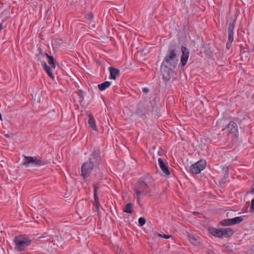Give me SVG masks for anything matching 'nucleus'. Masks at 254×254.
<instances>
[{"label": "nucleus", "instance_id": "nucleus-1", "mask_svg": "<svg viewBox=\"0 0 254 254\" xmlns=\"http://www.w3.org/2000/svg\"><path fill=\"white\" fill-rule=\"evenodd\" d=\"M178 59L177 51L174 49H169L165 57L161 67L163 77L166 80H169L174 74V69L178 64Z\"/></svg>", "mask_w": 254, "mask_h": 254}, {"label": "nucleus", "instance_id": "nucleus-2", "mask_svg": "<svg viewBox=\"0 0 254 254\" xmlns=\"http://www.w3.org/2000/svg\"><path fill=\"white\" fill-rule=\"evenodd\" d=\"M13 242L15 250L17 251H22L30 245L31 240L26 235H19L15 237Z\"/></svg>", "mask_w": 254, "mask_h": 254}, {"label": "nucleus", "instance_id": "nucleus-3", "mask_svg": "<svg viewBox=\"0 0 254 254\" xmlns=\"http://www.w3.org/2000/svg\"><path fill=\"white\" fill-rule=\"evenodd\" d=\"M98 164H94L92 161V158H90L88 161L84 163L81 166V175L84 178H86L90 176L92 170H98L99 168L97 167Z\"/></svg>", "mask_w": 254, "mask_h": 254}, {"label": "nucleus", "instance_id": "nucleus-4", "mask_svg": "<svg viewBox=\"0 0 254 254\" xmlns=\"http://www.w3.org/2000/svg\"><path fill=\"white\" fill-rule=\"evenodd\" d=\"M209 232L213 236L221 238L229 237L234 233L233 230L230 228L222 229L210 228L209 229Z\"/></svg>", "mask_w": 254, "mask_h": 254}, {"label": "nucleus", "instance_id": "nucleus-5", "mask_svg": "<svg viewBox=\"0 0 254 254\" xmlns=\"http://www.w3.org/2000/svg\"><path fill=\"white\" fill-rule=\"evenodd\" d=\"M45 55L48 59V64L50 66H48L46 63H43L42 65L48 75L53 79H54L55 77L52 72V69L56 68V64L54 58L52 56H50L47 54L45 53Z\"/></svg>", "mask_w": 254, "mask_h": 254}, {"label": "nucleus", "instance_id": "nucleus-6", "mask_svg": "<svg viewBox=\"0 0 254 254\" xmlns=\"http://www.w3.org/2000/svg\"><path fill=\"white\" fill-rule=\"evenodd\" d=\"M134 190L138 196V199L142 195L147 194L150 192L148 186L143 181L139 182Z\"/></svg>", "mask_w": 254, "mask_h": 254}, {"label": "nucleus", "instance_id": "nucleus-7", "mask_svg": "<svg viewBox=\"0 0 254 254\" xmlns=\"http://www.w3.org/2000/svg\"><path fill=\"white\" fill-rule=\"evenodd\" d=\"M206 165V163L205 160H200L191 165L190 169L192 173L197 174L205 168Z\"/></svg>", "mask_w": 254, "mask_h": 254}, {"label": "nucleus", "instance_id": "nucleus-8", "mask_svg": "<svg viewBox=\"0 0 254 254\" xmlns=\"http://www.w3.org/2000/svg\"><path fill=\"white\" fill-rule=\"evenodd\" d=\"M243 219L241 217H236L232 219H225L221 222L223 226H229L241 222Z\"/></svg>", "mask_w": 254, "mask_h": 254}, {"label": "nucleus", "instance_id": "nucleus-9", "mask_svg": "<svg viewBox=\"0 0 254 254\" xmlns=\"http://www.w3.org/2000/svg\"><path fill=\"white\" fill-rule=\"evenodd\" d=\"M182 56L181 59V64L183 66H185L188 61L190 52L189 50L185 47H182Z\"/></svg>", "mask_w": 254, "mask_h": 254}, {"label": "nucleus", "instance_id": "nucleus-10", "mask_svg": "<svg viewBox=\"0 0 254 254\" xmlns=\"http://www.w3.org/2000/svg\"><path fill=\"white\" fill-rule=\"evenodd\" d=\"M159 166L162 171V172L167 176H169L170 175V172L169 170L168 167L165 164L163 160L159 158L158 159Z\"/></svg>", "mask_w": 254, "mask_h": 254}, {"label": "nucleus", "instance_id": "nucleus-11", "mask_svg": "<svg viewBox=\"0 0 254 254\" xmlns=\"http://www.w3.org/2000/svg\"><path fill=\"white\" fill-rule=\"evenodd\" d=\"M226 129L231 133H235L238 131V126L236 123L231 122L226 127Z\"/></svg>", "mask_w": 254, "mask_h": 254}, {"label": "nucleus", "instance_id": "nucleus-12", "mask_svg": "<svg viewBox=\"0 0 254 254\" xmlns=\"http://www.w3.org/2000/svg\"><path fill=\"white\" fill-rule=\"evenodd\" d=\"M88 118H89V119H88V124L89 125L90 127H91L92 129L94 130H95V131L97 130V127L96 124V121H95V120L94 119L93 115L91 114L89 115Z\"/></svg>", "mask_w": 254, "mask_h": 254}, {"label": "nucleus", "instance_id": "nucleus-13", "mask_svg": "<svg viewBox=\"0 0 254 254\" xmlns=\"http://www.w3.org/2000/svg\"><path fill=\"white\" fill-rule=\"evenodd\" d=\"M94 197L95 200L94 206L98 210L99 206H100V204L99 201L98 197L97 196V187L95 185H94Z\"/></svg>", "mask_w": 254, "mask_h": 254}, {"label": "nucleus", "instance_id": "nucleus-14", "mask_svg": "<svg viewBox=\"0 0 254 254\" xmlns=\"http://www.w3.org/2000/svg\"><path fill=\"white\" fill-rule=\"evenodd\" d=\"M92 161L94 162V164H98L100 161V151L98 149H95L92 152Z\"/></svg>", "mask_w": 254, "mask_h": 254}, {"label": "nucleus", "instance_id": "nucleus-15", "mask_svg": "<svg viewBox=\"0 0 254 254\" xmlns=\"http://www.w3.org/2000/svg\"><path fill=\"white\" fill-rule=\"evenodd\" d=\"M109 70L111 78L112 79H116V77L120 74V70L118 69L110 67H109Z\"/></svg>", "mask_w": 254, "mask_h": 254}, {"label": "nucleus", "instance_id": "nucleus-16", "mask_svg": "<svg viewBox=\"0 0 254 254\" xmlns=\"http://www.w3.org/2000/svg\"><path fill=\"white\" fill-rule=\"evenodd\" d=\"M33 167L34 166H41L45 164L44 160H41L40 158H38L36 157H33Z\"/></svg>", "mask_w": 254, "mask_h": 254}, {"label": "nucleus", "instance_id": "nucleus-17", "mask_svg": "<svg viewBox=\"0 0 254 254\" xmlns=\"http://www.w3.org/2000/svg\"><path fill=\"white\" fill-rule=\"evenodd\" d=\"M111 84V83L110 81H105L103 83L98 84V87L100 91H103L109 87Z\"/></svg>", "mask_w": 254, "mask_h": 254}, {"label": "nucleus", "instance_id": "nucleus-18", "mask_svg": "<svg viewBox=\"0 0 254 254\" xmlns=\"http://www.w3.org/2000/svg\"><path fill=\"white\" fill-rule=\"evenodd\" d=\"M133 203H128L124 208V211L128 213H131L133 211Z\"/></svg>", "mask_w": 254, "mask_h": 254}, {"label": "nucleus", "instance_id": "nucleus-19", "mask_svg": "<svg viewBox=\"0 0 254 254\" xmlns=\"http://www.w3.org/2000/svg\"><path fill=\"white\" fill-rule=\"evenodd\" d=\"M228 33H229L228 42H230V44H231L234 40V32L231 29V26H230L228 28Z\"/></svg>", "mask_w": 254, "mask_h": 254}, {"label": "nucleus", "instance_id": "nucleus-20", "mask_svg": "<svg viewBox=\"0 0 254 254\" xmlns=\"http://www.w3.org/2000/svg\"><path fill=\"white\" fill-rule=\"evenodd\" d=\"M30 163H32V157H25V159L22 164L25 166H27V165Z\"/></svg>", "mask_w": 254, "mask_h": 254}, {"label": "nucleus", "instance_id": "nucleus-21", "mask_svg": "<svg viewBox=\"0 0 254 254\" xmlns=\"http://www.w3.org/2000/svg\"><path fill=\"white\" fill-rule=\"evenodd\" d=\"M189 241L195 245L197 243V240L192 235H189Z\"/></svg>", "mask_w": 254, "mask_h": 254}, {"label": "nucleus", "instance_id": "nucleus-22", "mask_svg": "<svg viewBox=\"0 0 254 254\" xmlns=\"http://www.w3.org/2000/svg\"><path fill=\"white\" fill-rule=\"evenodd\" d=\"M138 223L140 226H142L145 224L146 219L143 217H140L138 219Z\"/></svg>", "mask_w": 254, "mask_h": 254}, {"label": "nucleus", "instance_id": "nucleus-23", "mask_svg": "<svg viewBox=\"0 0 254 254\" xmlns=\"http://www.w3.org/2000/svg\"><path fill=\"white\" fill-rule=\"evenodd\" d=\"M158 236L160 237H162L165 239H169L171 237V235L166 234H158Z\"/></svg>", "mask_w": 254, "mask_h": 254}, {"label": "nucleus", "instance_id": "nucleus-24", "mask_svg": "<svg viewBox=\"0 0 254 254\" xmlns=\"http://www.w3.org/2000/svg\"><path fill=\"white\" fill-rule=\"evenodd\" d=\"M250 211H254V196L251 200V204L250 206Z\"/></svg>", "mask_w": 254, "mask_h": 254}, {"label": "nucleus", "instance_id": "nucleus-25", "mask_svg": "<svg viewBox=\"0 0 254 254\" xmlns=\"http://www.w3.org/2000/svg\"><path fill=\"white\" fill-rule=\"evenodd\" d=\"M87 18L89 20H91L93 18V15H92V14L91 13H89L88 14L87 16Z\"/></svg>", "mask_w": 254, "mask_h": 254}, {"label": "nucleus", "instance_id": "nucleus-26", "mask_svg": "<svg viewBox=\"0 0 254 254\" xmlns=\"http://www.w3.org/2000/svg\"><path fill=\"white\" fill-rule=\"evenodd\" d=\"M142 91L144 93H147L149 91V89L147 88H143Z\"/></svg>", "mask_w": 254, "mask_h": 254}, {"label": "nucleus", "instance_id": "nucleus-27", "mask_svg": "<svg viewBox=\"0 0 254 254\" xmlns=\"http://www.w3.org/2000/svg\"><path fill=\"white\" fill-rule=\"evenodd\" d=\"M231 44H230V42H229L228 41V42L227 43V44H226V47H227V49H229V48H230V46H231Z\"/></svg>", "mask_w": 254, "mask_h": 254}, {"label": "nucleus", "instance_id": "nucleus-28", "mask_svg": "<svg viewBox=\"0 0 254 254\" xmlns=\"http://www.w3.org/2000/svg\"><path fill=\"white\" fill-rule=\"evenodd\" d=\"M2 29V24H0V31H1Z\"/></svg>", "mask_w": 254, "mask_h": 254}, {"label": "nucleus", "instance_id": "nucleus-29", "mask_svg": "<svg viewBox=\"0 0 254 254\" xmlns=\"http://www.w3.org/2000/svg\"><path fill=\"white\" fill-rule=\"evenodd\" d=\"M253 191H254V189H253Z\"/></svg>", "mask_w": 254, "mask_h": 254}]
</instances>
